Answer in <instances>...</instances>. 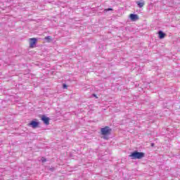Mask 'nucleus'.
Wrapping results in <instances>:
<instances>
[{
  "label": "nucleus",
  "mask_w": 180,
  "mask_h": 180,
  "mask_svg": "<svg viewBox=\"0 0 180 180\" xmlns=\"http://www.w3.org/2000/svg\"><path fill=\"white\" fill-rule=\"evenodd\" d=\"M146 154L143 152L134 151L130 155L129 157L131 158V160H141L144 158Z\"/></svg>",
  "instance_id": "obj_1"
},
{
  "label": "nucleus",
  "mask_w": 180,
  "mask_h": 180,
  "mask_svg": "<svg viewBox=\"0 0 180 180\" xmlns=\"http://www.w3.org/2000/svg\"><path fill=\"white\" fill-rule=\"evenodd\" d=\"M101 131L103 136H109L112 129L109 127H105L104 128H101Z\"/></svg>",
  "instance_id": "obj_2"
},
{
  "label": "nucleus",
  "mask_w": 180,
  "mask_h": 180,
  "mask_svg": "<svg viewBox=\"0 0 180 180\" xmlns=\"http://www.w3.org/2000/svg\"><path fill=\"white\" fill-rule=\"evenodd\" d=\"M39 122H37V120H32L30 122L28 126H31L32 129H36L37 127H39Z\"/></svg>",
  "instance_id": "obj_3"
},
{
  "label": "nucleus",
  "mask_w": 180,
  "mask_h": 180,
  "mask_svg": "<svg viewBox=\"0 0 180 180\" xmlns=\"http://www.w3.org/2000/svg\"><path fill=\"white\" fill-rule=\"evenodd\" d=\"M37 43V38L30 39V47L31 49H34V46H36Z\"/></svg>",
  "instance_id": "obj_4"
},
{
  "label": "nucleus",
  "mask_w": 180,
  "mask_h": 180,
  "mask_svg": "<svg viewBox=\"0 0 180 180\" xmlns=\"http://www.w3.org/2000/svg\"><path fill=\"white\" fill-rule=\"evenodd\" d=\"M41 120L42 122H44V124H46V125L50 124V118H49L46 115H42Z\"/></svg>",
  "instance_id": "obj_5"
},
{
  "label": "nucleus",
  "mask_w": 180,
  "mask_h": 180,
  "mask_svg": "<svg viewBox=\"0 0 180 180\" xmlns=\"http://www.w3.org/2000/svg\"><path fill=\"white\" fill-rule=\"evenodd\" d=\"M129 18L131 20H137L139 19V15L137 14H130Z\"/></svg>",
  "instance_id": "obj_6"
},
{
  "label": "nucleus",
  "mask_w": 180,
  "mask_h": 180,
  "mask_svg": "<svg viewBox=\"0 0 180 180\" xmlns=\"http://www.w3.org/2000/svg\"><path fill=\"white\" fill-rule=\"evenodd\" d=\"M136 4L138 5L139 8H143L144 6L145 3L143 0L136 1Z\"/></svg>",
  "instance_id": "obj_7"
},
{
  "label": "nucleus",
  "mask_w": 180,
  "mask_h": 180,
  "mask_svg": "<svg viewBox=\"0 0 180 180\" xmlns=\"http://www.w3.org/2000/svg\"><path fill=\"white\" fill-rule=\"evenodd\" d=\"M158 36H159V39H164V37H165V33H164V32L160 30L158 32Z\"/></svg>",
  "instance_id": "obj_8"
},
{
  "label": "nucleus",
  "mask_w": 180,
  "mask_h": 180,
  "mask_svg": "<svg viewBox=\"0 0 180 180\" xmlns=\"http://www.w3.org/2000/svg\"><path fill=\"white\" fill-rule=\"evenodd\" d=\"M44 39L46 40L47 43H51V41H52V40H53V39H51V36L45 37Z\"/></svg>",
  "instance_id": "obj_9"
},
{
  "label": "nucleus",
  "mask_w": 180,
  "mask_h": 180,
  "mask_svg": "<svg viewBox=\"0 0 180 180\" xmlns=\"http://www.w3.org/2000/svg\"><path fill=\"white\" fill-rule=\"evenodd\" d=\"M41 162H46L47 161V159H46L44 158H41Z\"/></svg>",
  "instance_id": "obj_10"
},
{
  "label": "nucleus",
  "mask_w": 180,
  "mask_h": 180,
  "mask_svg": "<svg viewBox=\"0 0 180 180\" xmlns=\"http://www.w3.org/2000/svg\"><path fill=\"white\" fill-rule=\"evenodd\" d=\"M67 84H63V89H67Z\"/></svg>",
  "instance_id": "obj_11"
},
{
  "label": "nucleus",
  "mask_w": 180,
  "mask_h": 180,
  "mask_svg": "<svg viewBox=\"0 0 180 180\" xmlns=\"http://www.w3.org/2000/svg\"><path fill=\"white\" fill-rule=\"evenodd\" d=\"M92 96H94V98H96V99H98V96H96V94H93Z\"/></svg>",
  "instance_id": "obj_12"
},
{
  "label": "nucleus",
  "mask_w": 180,
  "mask_h": 180,
  "mask_svg": "<svg viewBox=\"0 0 180 180\" xmlns=\"http://www.w3.org/2000/svg\"><path fill=\"white\" fill-rule=\"evenodd\" d=\"M49 171H51V172L54 171V167L49 168Z\"/></svg>",
  "instance_id": "obj_13"
},
{
  "label": "nucleus",
  "mask_w": 180,
  "mask_h": 180,
  "mask_svg": "<svg viewBox=\"0 0 180 180\" xmlns=\"http://www.w3.org/2000/svg\"><path fill=\"white\" fill-rule=\"evenodd\" d=\"M108 11H112V8H108Z\"/></svg>",
  "instance_id": "obj_14"
},
{
  "label": "nucleus",
  "mask_w": 180,
  "mask_h": 180,
  "mask_svg": "<svg viewBox=\"0 0 180 180\" xmlns=\"http://www.w3.org/2000/svg\"><path fill=\"white\" fill-rule=\"evenodd\" d=\"M152 147L154 146V143H151Z\"/></svg>",
  "instance_id": "obj_15"
},
{
  "label": "nucleus",
  "mask_w": 180,
  "mask_h": 180,
  "mask_svg": "<svg viewBox=\"0 0 180 180\" xmlns=\"http://www.w3.org/2000/svg\"><path fill=\"white\" fill-rule=\"evenodd\" d=\"M104 139H108V138H106L105 136H104Z\"/></svg>",
  "instance_id": "obj_16"
}]
</instances>
